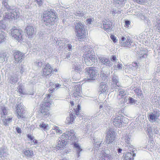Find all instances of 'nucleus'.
Wrapping results in <instances>:
<instances>
[{
	"instance_id": "f257e3e1",
	"label": "nucleus",
	"mask_w": 160,
	"mask_h": 160,
	"mask_svg": "<svg viewBox=\"0 0 160 160\" xmlns=\"http://www.w3.org/2000/svg\"><path fill=\"white\" fill-rule=\"evenodd\" d=\"M69 140L72 142V143L77 152V158L79 157L80 156V152L82 150V149L79 144L76 143L77 140L74 133V131L73 130L66 132L58 139L56 145L57 148H63L65 146Z\"/></svg>"
},
{
	"instance_id": "f03ea898",
	"label": "nucleus",
	"mask_w": 160,
	"mask_h": 160,
	"mask_svg": "<svg viewBox=\"0 0 160 160\" xmlns=\"http://www.w3.org/2000/svg\"><path fill=\"white\" fill-rule=\"evenodd\" d=\"M85 52L84 61L87 66H91L95 62L96 56L92 48L89 46H85L82 48Z\"/></svg>"
},
{
	"instance_id": "7ed1b4c3",
	"label": "nucleus",
	"mask_w": 160,
	"mask_h": 160,
	"mask_svg": "<svg viewBox=\"0 0 160 160\" xmlns=\"http://www.w3.org/2000/svg\"><path fill=\"white\" fill-rule=\"evenodd\" d=\"M55 12L51 10L44 12L43 15V20L46 25L49 26L54 24L57 18Z\"/></svg>"
},
{
	"instance_id": "20e7f679",
	"label": "nucleus",
	"mask_w": 160,
	"mask_h": 160,
	"mask_svg": "<svg viewBox=\"0 0 160 160\" xmlns=\"http://www.w3.org/2000/svg\"><path fill=\"white\" fill-rule=\"evenodd\" d=\"M75 30L76 35L79 38L78 39L80 41H83L85 34V26L83 23L80 22H75Z\"/></svg>"
},
{
	"instance_id": "39448f33",
	"label": "nucleus",
	"mask_w": 160,
	"mask_h": 160,
	"mask_svg": "<svg viewBox=\"0 0 160 160\" xmlns=\"http://www.w3.org/2000/svg\"><path fill=\"white\" fill-rule=\"evenodd\" d=\"M17 111L18 118H24L26 116L27 112L22 104L20 103L17 105Z\"/></svg>"
},
{
	"instance_id": "423d86ee",
	"label": "nucleus",
	"mask_w": 160,
	"mask_h": 160,
	"mask_svg": "<svg viewBox=\"0 0 160 160\" xmlns=\"http://www.w3.org/2000/svg\"><path fill=\"white\" fill-rule=\"evenodd\" d=\"M22 30L18 29L12 28L11 30V35L12 37L18 42L22 39Z\"/></svg>"
},
{
	"instance_id": "0eeeda50",
	"label": "nucleus",
	"mask_w": 160,
	"mask_h": 160,
	"mask_svg": "<svg viewBox=\"0 0 160 160\" xmlns=\"http://www.w3.org/2000/svg\"><path fill=\"white\" fill-rule=\"evenodd\" d=\"M106 136V142L108 144L112 143L115 139L116 134L115 132L112 130H109L107 132Z\"/></svg>"
},
{
	"instance_id": "6e6552de",
	"label": "nucleus",
	"mask_w": 160,
	"mask_h": 160,
	"mask_svg": "<svg viewBox=\"0 0 160 160\" xmlns=\"http://www.w3.org/2000/svg\"><path fill=\"white\" fill-rule=\"evenodd\" d=\"M99 154V157L102 158V160H112L110 151L108 149L102 150Z\"/></svg>"
},
{
	"instance_id": "1a4fd4ad",
	"label": "nucleus",
	"mask_w": 160,
	"mask_h": 160,
	"mask_svg": "<svg viewBox=\"0 0 160 160\" xmlns=\"http://www.w3.org/2000/svg\"><path fill=\"white\" fill-rule=\"evenodd\" d=\"M85 70V72L87 74L88 77L90 78L89 79H93V78L97 76L96 70L95 68L90 67L86 68Z\"/></svg>"
},
{
	"instance_id": "9d476101",
	"label": "nucleus",
	"mask_w": 160,
	"mask_h": 160,
	"mask_svg": "<svg viewBox=\"0 0 160 160\" xmlns=\"http://www.w3.org/2000/svg\"><path fill=\"white\" fill-rule=\"evenodd\" d=\"M13 55L15 62L17 63L21 62L25 56L24 54L18 51H15Z\"/></svg>"
},
{
	"instance_id": "9b49d317",
	"label": "nucleus",
	"mask_w": 160,
	"mask_h": 160,
	"mask_svg": "<svg viewBox=\"0 0 160 160\" xmlns=\"http://www.w3.org/2000/svg\"><path fill=\"white\" fill-rule=\"evenodd\" d=\"M52 69L49 63H47L43 69V75L45 76H49L51 74Z\"/></svg>"
},
{
	"instance_id": "f8f14e48",
	"label": "nucleus",
	"mask_w": 160,
	"mask_h": 160,
	"mask_svg": "<svg viewBox=\"0 0 160 160\" xmlns=\"http://www.w3.org/2000/svg\"><path fill=\"white\" fill-rule=\"evenodd\" d=\"M27 33L29 37H31L36 33V29L33 26L29 25L26 28Z\"/></svg>"
},
{
	"instance_id": "ddd939ff",
	"label": "nucleus",
	"mask_w": 160,
	"mask_h": 160,
	"mask_svg": "<svg viewBox=\"0 0 160 160\" xmlns=\"http://www.w3.org/2000/svg\"><path fill=\"white\" fill-rule=\"evenodd\" d=\"M100 62L103 64L111 67L112 63L110 62V60L106 58L103 56H100L98 58Z\"/></svg>"
},
{
	"instance_id": "4468645a",
	"label": "nucleus",
	"mask_w": 160,
	"mask_h": 160,
	"mask_svg": "<svg viewBox=\"0 0 160 160\" xmlns=\"http://www.w3.org/2000/svg\"><path fill=\"white\" fill-rule=\"evenodd\" d=\"M130 152H128L124 156V160H133V157L135 156V154L134 152L135 150L133 151V149L132 151L130 150Z\"/></svg>"
},
{
	"instance_id": "2eb2a0df",
	"label": "nucleus",
	"mask_w": 160,
	"mask_h": 160,
	"mask_svg": "<svg viewBox=\"0 0 160 160\" xmlns=\"http://www.w3.org/2000/svg\"><path fill=\"white\" fill-rule=\"evenodd\" d=\"M122 121L121 116H117L114 119L113 124L116 127H121Z\"/></svg>"
},
{
	"instance_id": "dca6fc26",
	"label": "nucleus",
	"mask_w": 160,
	"mask_h": 160,
	"mask_svg": "<svg viewBox=\"0 0 160 160\" xmlns=\"http://www.w3.org/2000/svg\"><path fill=\"white\" fill-rule=\"evenodd\" d=\"M80 88H81V87L80 85L78 84L75 86L73 89L74 91L73 93L74 97H77L81 96Z\"/></svg>"
},
{
	"instance_id": "f3484780",
	"label": "nucleus",
	"mask_w": 160,
	"mask_h": 160,
	"mask_svg": "<svg viewBox=\"0 0 160 160\" xmlns=\"http://www.w3.org/2000/svg\"><path fill=\"white\" fill-rule=\"evenodd\" d=\"M108 87L106 82H102L100 83L99 90L100 92H101V93L105 92L108 89Z\"/></svg>"
},
{
	"instance_id": "a211bd4d",
	"label": "nucleus",
	"mask_w": 160,
	"mask_h": 160,
	"mask_svg": "<svg viewBox=\"0 0 160 160\" xmlns=\"http://www.w3.org/2000/svg\"><path fill=\"white\" fill-rule=\"evenodd\" d=\"M8 152L7 148L5 146H2L0 148V159H3L5 155Z\"/></svg>"
},
{
	"instance_id": "6ab92c4d",
	"label": "nucleus",
	"mask_w": 160,
	"mask_h": 160,
	"mask_svg": "<svg viewBox=\"0 0 160 160\" xmlns=\"http://www.w3.org/2000/svg\"><path fill=\"white\" fill-rule=\"evenodd\" d=\"M103 28L107 32L108 31L112 26L111 22L106 20L103 22Z\"/></svg>"
},
{
	"instance_id": "aec40b11",
	"label": "nucleus",
	"mask_w": 160,
	"mask_h": 160,
	"mask_svg": "<svg viewBox=\"0 0 160 160\" xmlns=\"http://www.w3.org/2000/svg\"><path fill=\"white\" fill-rule=\"evenodd\" d=\"M11 16L12 18V19L15 20L19 17V12L16 8H14L11 11Z\"/></svg>"
},
{
	"instance_id": "412c9836",
	"label": "nucleus",
	"mask_w": 160,
	"mask_h": 160,
	"mask_svg": "<svg viewBox=\"0 0 160 160\" xmlns=\"http://www.w3.org/2000/svg\"><path fill=\"white\" fill-rule=\"evenodd\" d=\"M123 138L126 143L128 147L132 148L130 146V141H131V136L129 134H127L125 136H124Z\"/></svg>"
},
{
	"instance_id": "4be33fe9",
	"label": "nucleus",
	"mask_w": 160,
	"mask_h": 160,
	"mask_svg": "<svg viewBox=\"0 0 160 160\" xmlns=\"http://www.w3.org/2000/svg\"><path fill=\"white\" fill-rule=\"evenodd\" d=\"M40 111L42 114V115L45 118L47 117L49 114L48 108H41Z\"/></svg>"
},
{
	"instance_id": "5701e85b",
	"label": "nucleus",
	"mask_w": 160,
	"mask_h": 160,
	"mask_svg": "<svg viewBox=\"0 0 160 160\" xmlns=\"http://www.w3.org/2000/svg\"><path fill=\"white\" fill-rule=\"evenodd\" d=\"M138 52L139 55V57L141 58H145V56H146L147 52L145 49H140L139 51H138Z\"/></svg>"
},
{
	"instance_id": "b1692460",
	"label": "nucleus",
	"mask_w": 160,
	"mask_h": 160,
	"mask_svg": "<svg viewBox=\"0 0 160 160\" xmlns=\"http://www.w3.org/2000/svg\"><path fill=\"white\" fill-rule=\"evenodd\" d=\"M74 119L73 115L71 113L69 114V117L67 118L66 122L68 124H71L73 122Z\"/></svg>"
},
{
	"instance_id": "393cba45",
	"label": "nucleus",
	"mask_w": 160,
	"mask_h": 160,
	"mask_svg": "<svg viewBox=\"0 0 160 160\" xmlns=\"http://www.w3.org/2000/svg\"><path fill=\"white\" fill-rule=\"evenodd\" d=\"M154 24L157 30L160 33V18L157 19Z\"/></svg>"
},
{
	"instance_id": "a878e982",
	"label": "nucleus",
	"mask_w": 160,
	"mask_h": 160,
	"mask_svg": "<svg viewBox=\"0 0 160 160\" xmlns=\"http://www.w3.org/2000/svg\"><path fill=\"white\" fill-rule=\"evenodd\" d=\"M128 99V96L120 97L119 99V103L120 104H124L127 102Z\"/></svg>"
},
{
	"instance_id": "bb28decb",
	"label": "nucleus",
	"mask_w": 160,
	"mask_h": 160,
	"mask_svg": "<svg viewBox=\"0 0 160 160\" xmlns=\"http://www.w3.org/2000/svg\"><path fill=\"white\" fill-rule=\"evenodd\" d=\"M134 91L139 98H142L143 95L142 93V91L139 88H135Z\"/></svg>"
},
{
	"instance_id": "cd10ccee",
	"label": "nucleus",
	"mask_w": 160,
	"mask_h": 160,
	"mask_svg": "<svg viewBox=\"0 0 160 160\" xmlns=\"http://www.w3.org/2000/svg\"><path fill=\"white\" fill-rule=\"evenodd\" d=\"M132 43L131 40L130 38H128L126 42H122L121 43V45L123 47H129L130 46Z\"/></svg>"
},
{
	"instance_id": "c85d7f7f",
	"label": "nucleus",
	"mask_w": 160,
	"mask_h": 160,
	"mask_svg": "<svg viewBox=\"0 0 160 160\" xmlns=\"http://www.w3.org/2000/svg\"><path fill=\"white\" fill-rule=\"evenodd\" d=\"M5 37V32L1 31L0 32V44L5 41L6 40Z\"/></svg>"
},
{
	"instance_id": "c756f323",
	"label": "nucleus",
	"mask_w": 160,
	"mask_h": 160,
	"mask_svg": "<svg viewBox=\"0 0 160 160\" xmlns=\"http://www.w3.org/2000/svg\"><path fill=\"white\" fill-rule=\"evenodd\" d=\"M139 67V63L138 62L132 63V64L129 65V68L133 70H136Z\"/></svg>"
},
{
	"instance_id": "7c9ffc66",
	"label": "nucleus",
	"mask_w": 160,
	"mask_h": 160,
	"mask_svg": "<svg viewBox=\"0 0 160 160\" xmlns=\"http://www.w3.org/2000/svg\"><path fill=\"white\" fill-rule=\"evenodd\" d=\"M51 104L50 103L48 102H42L41 105V108H49V107L50 106Z\"/></svg>"
},
{
	"instance_id": "2f4dec72",
	"label": "nucleus",
	"mask_w": 160,
	"mask_h": 160,
	"mask_svg": "<svg viewBox=\"0 0 160 160\" xmlns=\"http://www.w3.org/2000/svg\"><path fill=\"white\" fill-rule=\"evenodd\" d=\"M113 1L116 5L121 6L125 3L126 0H113Z\"/></svg>"
},
{
	"instance_id": "473e14b6",
	"label": "nucleus",
	"mask_w": 160,
	"mask_h": 160,
	"mask_svg": "<svg viewBox=\"0 0 160 160\" xmlns=\"http://www.w3.org/2000/svg\"><path fill=\"white\" fill-rule=\"evenodd\" d=\"M17 89H18V92L20 94H25V93L24 92V89L23 85L21 84L18 87Z\"/></svg>"
},
{
	"instance_id": "72a5a7b5",
	"label": "nucleus",
	"mask_w": 160,
	"mask_h": 160,
	"mask_svg": "<svg viewBox=\"0 0 160 160\" xmlns=\"http://www.w3.org/2000/svg\"><path fill=\"white\" fill-rule=\"evenodd\" d=\"M18 81V78L16 76H11L9 82L12 84L16 83Z\"/></svg>"
},
{
	"instance_id": "f704fd0d",
	"label": "nucleus",
	"mask_w": 160,
	"mask_h": 160,
	"mask_svg": "<svg viewBox=\"0 0 160 160\" xmlns=\"http://www.w3.org/2000/svg\"><path fill=\"white\" fill-rule=\"evenodd\" d=\"M23 153L28 157H30L32 156L33 154V151L29 150H24Z\"/></svg>"
},
{
	"instance_id": "c9c22d12",
	"label": "nucleus",
	"mask_w": 160,
	"mask_h": 160,
	"mask_svg": "<svg viewBox=\"0 0 160 160\" xmlns=\"http://www.w3.org/2000/svg\"><path fill=\"white\" fill-rule=\"evenodd\" d=\"M154 114L152 113L149 115V118L150 119V121H152L155 120V118L157 116V111L154 112Z\"/></svg>"
},
{
	"instance_id": "e433bc0d",
	"label": "nucleus",
	"mask_w": 160,
	"mask_h": 160,
	"mask_svg": "<svg viewBox=\"0 0 160 160\" xmlns=\"http://www.w3.org/2000/svg\"><path fill=\"white\" fill-rule=\"evenodd\" d=\"M72 69L76 72L80 71L81 68L80 65L77 64H74L72 66Z\"/></svg>"
},
{
	"instance_id": "4c0bfd02",
	"label": "nucleus",
	"mask_w": 160,
	"mask_h": 160,
	"mask_svg": "<svg viewBox=\"0 0 160 160\" xmlns=\"http://www.w3.org/2000/svg\"><path fill=\"white\" fill-rule=\"evenodd\" d=\"M112 83H119L118 76L115 75H113L112 76Z\"/></svg>"
},
{
	"instance_id": "58836bf2",
	"label": "nucleus",
	"mask_w": 160,
	"mask_h": 160,
	"mask_svg": "<svg viewBox=\"0 0 160 160\" xmlns=\"http://www.w3.org/2000/svg\"><path fill=\"white\" fill-rule=\"evenodd\" d=\"M0 63H2L5 61L6 54L5 53H3L0 54Z\"/></svg>"
},
{
	"instance_id": "ea45409f",
	"label": "nucleus",
	"mask_w": 160,
	"mask_h": 160,
	"mask_svg": "<svg viewBox=\"0 0 160 160\" xmlns=\"http://www.w3.org/2000/svg\"><path fill=\"white\" fill-rule=\"evenodd\" d=\"M159 102V100L157 97L154 96L152 99V102L153 104L155 105H158Z\"/></svg>"
},
{
	"instance_id": "a19ab883",
	"label": "nucleus",
	"mask_w": 160,
	"mask_h": 160,
	"mask_svg": "<svg viewBox=\"0 0 160 160\" xmlns=\"http://www.w3.org/2000/svg\"><path fill=\"white\" fill-rule=\"evenodd\" d=\"M94 140V147L97 148H98L100 146V145L101 144L102 141H95V139H93Z\"/></svg>"
},
{
	"instance_id": "79ce46f5",
	"label": "nucleus",
	"mask_w": 160,
	"mask_h": 160,
	"mask_svg": "<svg viewBox=\"0 0 160 160\" xmlns=\"http://www.w3.org/2000/svg\"><path fill=\"white\" fill-rule=\"evenodd\" d=\"M126 96H127L126 95V92H125V91L122 90H120L119 92V95L118 97H125Z\"/></svg>"
},
{
	"instance_id": "37998d69",
	"label": "nucleus",
	"mask_w": 160,
	"mask_h": 160,
	"mask_svg": "<svg viewBox=\"0 0 160 160\" xmlns=\"http://www.w3.org/2000/svg\"><path fill=\"white\" fill-rule=\"evenodd\" d=\"M3 20H5L6 19H12V17L11 16V14H10L9 13H6L5 15L3 16Z\"/></svg>"
},
{
	"instance_id": "c03bdc74",
	"label": "nucleus",
	"mask_w": 160,
	"mask_h": 160,
	"mask_svg": "<svg viewBox=\"0 0 160 160\" xmlns=\"http://www.w3.org/2000/svg\"><path fill=\"white\" fill-rule=\"evenodd\" d=\"M39 127L44 130H46L47 129V128L48 127V124H46L45 123L42 122V123L41 124L39 125Z\"/></svg>"
},
{
	"instance_id": "a18cd8bd",
	"label": "nucleus",
	"mask_w": 160,
	"mask_h": 160,
	"mask_svg": "<svg viewBox=\"0 0 160 160\" xmlns=\"http://www.w3.org/2000/svg\"><path fill=\"white\" fill-rule=\"evenodd\" d=\"M44 63L41 61L38 60L34 62V64L38 67H41L43 65Z\"/></svg>"
},
{
	"instance_id": "49530a36",
	"label": "nucleus",
	"mask_w": 160,
	"mask_h": 160,
	"mask_svg": "<svg viewBox=\"0 0 160 160\" xmlns=\"http://www.w3.org/2000/svg\"><path fill=\"white\" fill-rule=\"evenodd\" d=\"M119 83H112V89H118V88L120 87Z\"/></svg>"
},
{
	"instance_id": "de8ad7c7",
	"label": "nucleus",
	"mask_w": 160,
	"mask_h": 160,
	"mask_svg": "<svg viewBox=\"0 0 160 160\" xmlns=\"http://www.w3.org/2000/svg\"><path fill=\"white\" fill-rule=\"evenodd\" d=\"M12 121V118H9L3 120V122L4 125H8L9 122Z\"/></svg>"
},
{
	"instance_id": "09e8293b",
	"label": "nucleus",
	"mask_w": 160,
	"mask_h": 160,
	"mask_svg": "<svg viewBox=\"0 0 160 160\" xmlns=\"http://www.w3.org/2000/svg\"><path fill=\"white\" fill-rule=\"evenodd\" d=\"M142 19H143L144 21L146 22L147 24L148 25L150 23V21L149 20L148 18L144 16H142Z\"/></svg>"
},
{
	"instance_id": "8fccbe9b",
	"label": "nucleus",
	"mask_w": 160,
	"mask_h": 160,
	"mask_svg": "<svg viewBox=\"0 0 160 160\" xmlns=\"http://www.w3.org/2000/svg\"><path fill=\"white\" fill-rule=\"evenodd\" d=\"M6 28V25L3 23L2 21L0 20V29L5 30Z\"/></svg>"
},
{
	"instance_id": "3c124183",
	"label": "nucleus",
	"mask_w": 160,
	"mask_h": 160,
	"mask_svg": "<svg viewBox=\"0 0 160 160\" xmlns=\"http://www.w3.org/2000/svg\"><path fill=\"white\" fill-rule=\"evenodd\" d=\"M122 65L121 64H120L119 62H118L117 65H114L113 66V67L116 69H117V68L119 69H121L122 68Z\"/></svg>"
},
{
	"instance_id": "603ef678",
	"label": "nucleus",
	"mask_w": 160,
	"mask_h": 160,
	"mask_svg": "<svg viewBox=\"0 0 160 160\" xmlns=\"http://www.w3.org/2000/svg\"><path fill=\"white\" fill-rule=\"evenodd\" d=\"M80 106L79 105H78L77 108H76V110H75V111L76 115L77 116H79V117L81 116V115L79 114V112L80 109Z\"/></svg>"
},
{
	"instance_id": "864d4df0",
	"label": "nucleus",
	"mask_w": 160,
	"mask_h": 160,
	"mask_svg": "<svg viewBox=\"0 0 160 160\" xmlns=\"http://www.w3.org/2000/svg\"><path fill=\"white\" fill-rule=\"evenodd\" d=\"M75 14L76 16L79 17L82 16L84 15L83 13L82 12L80 11L79 10L77 11L76 12Z\"/></svg>"
},
{
	"instance_id": "5fc2aeb1",
	"label": "nucleus",
	"mask_w": 160,
	"mask_h": 160,
	"mask_svg": "<svg viewBox=\"0 0 160 160\" xmlns=\"http://www.w3.org/2000/svg\"><path fill=\"white\" fill-rule=\"evenodd\" d=\"M100 74L101 77H102V79H103L104 80H105L108 77V76L106 75L102 71H101Z\"/></svg>"
},
{
	"instance_id": "6e6d98bb",
	"label": "nucleus",
	"mask_w": 160,
	"mask_h": 160,
	"mask_svg": "<svg viewBox=\"0 0 160 160\" xmlns=\"http://www.w3.org/2000/svg\"><path fill=\"white\" fill-rule=\"evenodd\" d=\"M121 11L118 10H113L112 11V14L113 16H115L117 14H120Z\"/></svg>"
},
{
	"instance_id": "4d7b16f0",
	"label": "nucleus",
	"mask_w": 160,
	"mask_h": 160,
	"mask_svg": "<svg viewBox=\"0 0 160 160\" xmlns=\"http://www.w3.org/2000/svg\"><path fill=\"white\" fill-rule=\"evenodd\" d=\"M128 100L129 103H135L136 101V100H135L131 97H129Z\"/></svg>"
},
{
	"instance_id": "13d9d810",
	"label": "nucleus",
	"mask_w": 160,
	"mask_h": 160,
	"mask_svg": "<svg viewBox=\"0 0 160 160\" xmlns=\"http://www.w3.org/2000/svg\"><path fill=\"white\" fill-rule=\"evenodd\" d=\"M1 108L3 115H7V111L5 108L4 107H2Z\"/></svg>"
},
{
	"instance_id": "bf43d9fd",
	"label": "nucleus",
	"mask_w": 160,
	"mask_h": 160,
	"mask_svg": "<svg viewBox=\"0 0 160 160\" xmlns=\"http://www.w3.org/2000/svg\"><path fill=\"white\" fill-rule=\"evenodd\" d=\"M56 41V44L57 46L61 47L63 46V43L60 40H58Z\"/></svg>"
},
{
	"instance_id": "052dcab7",
	"label": "nucleus",
	"mask_w": 160,
	"mask_h": 160,
	"mask_svg": "<svg viewBox=\"0 0 160 160\" xmlns=\"http://www.w3.org/2000/svg\"><path fill=\"white\" fill-rule=\"evenodd\" d=\"M110 38L114 43H115L117 41V40L116 39V37L113 35H111Z\"/></svg>"
},
{
	"instance_id": "680f3d73",
	"label": "nucleus",
	"mask_w": 160,
	"mask_h": 160,
	"mask_svg": "<svg viewBox=\"0 0 160 160\" xmlns=\"http://www.w3.org/2000/svg\"><path fill=\"white\" fill-rule=\"evenodd\" d=\"M54 130H56V131L57 132L62 133V131L59 129V127L56 126H55L54 127Z\"/></svg>"
},
{
	"instance_id": "e2e57ef3",
	"label": "nucleus",
	"mask_w": 160,
	"mask_h": 160,
	"mask_svg": "<svg viewBox=\"0 0 160 160\" xmlns=\"http://www.w3.org/2000/svg\"><path fill=\"white\" fill-rule=\"evenodd\" d=\"M6 8V9L8 11L11 12V11L13 9L11 8V7L9 6L8 5L7 6H6L5 7Z\"/></svg>"
},
{
	"instance_id": "0e129e2a",
	"label": "nucleus",
	"mask_w": 160,
	"mask_h": 160,
	"mask_svg": "<svg viewBox=\"0 0 160 160\" xmlns=\"http://www.w3.org/2000/svg\"><path fill=\"white\" fill-rule=\"evenodd\" d=\"M2 3L5 7L7 6L8 5V3L6 2V0H3Z\"/></svg>"
},
{
	"instance_id": "69168bd1",
	"label": "nucleus",
	"mask_w": 160,
	"mask_h": 160,
	"mask_svg": "<svg viewBox=\"0 0 160 160\" xmlns=\"http://www.w3.org/2000/svg\"><path fill=\"white\" fill-rule=\"evenodd\" d=\"M130 22L128 20H126L125 21V26L127 27L128 28L129 27V25L130 24Z\"/></svg>"
},
{
	"instance_id": "338daca9",
	"label": "nucleus",
	"mask_w": 160,
	"mask_h": 160,
	"mask_svg": "<svg viewBox=\"0 0 160 160\" xmlns=\"http://www.w3.org/2000/svg\"><path fill=\"white\" fill-rule=\"evenodd\" d=\"M28 138L30 139L31 140H32L34 139V138L31 134H28L27 135Z\"/></svg>"
},
{
	"instance_id": "774afa93",
	"label": "nucleus",
	"mask_w": 160,
	"mask_h": 160,
	"mask_svg": "<svg viewBox=\"0 0 160 160\" xmlns=\"http://www.w3.org/2000/svg\"><path fill=\"white\" fill-rule=\"evenodd\" d=\"M86 21L88 23L90 24L91 23V22L92 21V19L91 18H88L87 19Z\"/></svg>"
}]
</instances>
